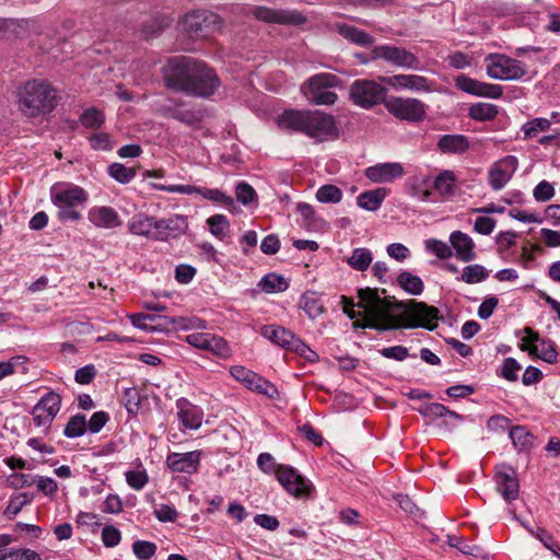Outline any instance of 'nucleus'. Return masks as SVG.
Here are the masks:
<instances>
[{"instance_id":"f257e3e1","label":"nucleus","mask_w":560,"mask_h":560,"mask_svg":"<svg viewBox=\"0 0 560 560\" xmlns=\"http://www.w3.org/2000/svg\"><path fill=\"white\" fill-rule=\"evenodd\" d=\"M359 305L368 311L365 326L376 330L422 327L432 330L436 327L439 310L423 302L411 301L409 310L401 302L382 298L377 289L363 288L359 291Z\"/></svg>"},{"instance_id":"f03ea898","label":"nucleus","mask_w":560,"mask_h":560,"mask_svg":"<svg viewBox=\"0 0 560 560\" xmlns=\"http://www.w3.org/2000/svg\"><path fill=\"white\" fill-rule=\"evenodd\" d=\"M165 88L190 96L209 98L221 86L215 70L203 60L190 56H174L161 68Z\"/></svg>"},{"instance_id":"7ed1b4c3","label":"nucleus","mask_w":560,"mask_h":560,"mask_svg":"<svg viewBox=\"0 0 560 560\" xmlns=\"http://www.w3.org/2000/svg\"><path fill=\"white\" fill-rule=\"evenodd\" d=\"M57 102V90L46 80H30L18 92L19 108L27 117L51 113Z\"/></svg>"},{"instance_id":"20e7f679","label":"nucleus","mask_w":560,"mask_h":560,"mask_svg":"<svg viewBox=\"0 0 560 560\" xmlns=\"http://www.w3.org/2000/svg\"><path fill=\"white\" fill-rule=\"evenodd\" d=\"M50 200L58 209V219L62 222H77L82 219L79 207L89 200V194L81 186L72 183H56L50 188Z\"/></svg>"},{"instance_id":"39448f33","label":"nucleus","mask_w":560,"mask_h":560,"mask_svg":"<svg viewBox=\"0 0 560 560\" xmlns=\"http://www.w3.org/2000/svg\"><path fill=\"white\" fill-rule=\"evenodd\" d=\"M341 80L337 75L323 72L308 78L301 85V92L315 105H332L338 96L331 89L339 86Z\"/></svg>"},{"instance_id":"423d86ee","label":"nucleus","mask_w":560,"mask_h":560,"mask_svg":"<svg viewBox=\"0 0 560 560\" xmlns=\"http://www.w3.org/2000/svg\"><path fill=\"white\" fill-rule=\"evenodd\" d=\"M485 62L487 74L494 80L516 81L527 74L524 62L504 54H490Z\"/></svg>"},{"instance_id":"0eeeda50","label":"nucleus","mask_w":560,"mask_h":560,"mask_svg":"<svg viewBox=\"0 0 560 560\" xmlns=\"http://www.w3.org/2000/svg\"><path fill=\"white\" fill-rule=\"evenodd\" d=\"M182 28L192 38L207 37L221 27L220 16L208 10H196L187 13L182 22Z\"/></svg>"},{"instance_id":"6e6552de","label":"nucleus","mask_w":560,"mask_h":560,"mask_svg":"<svg viewBox=\"0 0 560 560\" xmlns=\"http://www.w3.org/2000/svg\"><path fill=\"white\" fill-rule=\"evenodd\" d=\"M386 95L387 89L372 80L358 79L350 86V98L353 104L366 109L385 103Z\"/></svg>"},{"instance_id":"1a4fd4ad","label":"nucleus","mask_w":560,"mask_h":560,"mask_svg":"<svg viewBox=\"0 0 560 560\" xmlns=\"http://www.w3.org/2000/svg\"><path fill=\"white\" fill-rule=\"evenodd\" d=\"M394 117L410 122H420L425 117V104L418 98L390 96L384 103Z\"/></svg>"},{"instance_id":"9d476101","label":"nucleus","mask_w":560,"mask_h":560,"mask_svg":"<svg viewBox=\"0 0 560 560\" xmlns=\"http://www.w3.org/2000/svg\"><path fill=\"white\" fill-rule=\"evenodd\" d=\"M249 14L255 19L273 24L299 26L306 23V15L295 9H272L262 5H255L249 9Z\"/></svg>"},{"instance_id":"9b49d317","label":"nucleus","mask_w":560,"mask_h":560,"mask_svg":"<svg viewBox=\"0 0 560 560\" xmlns=\"http://www.w3.org/2000/svg\"><path fill=\"white\" fill-rule=\"evenodd\" d=\"M373 56L376 59H382L398 68L408 70L421 69L420 59L411 51L404 47L395 45H378L373 49Z\"/></svg>"},{"instance_id":"f8f14e48","label":"nucleus","mask_w":560,"mask_h":560,"mask_svg":"<svg viewBox=\"0 0 560 560\" xmlns=\"http://www.w3.org/2000/svg\"><path fill=\"white\" fill-rule=\"evenodd\" d=\"M276 476L285 491L295 498H308L314 491L312 482L291 466L280 464Z\"/></svg>"},{"instance_id":"ddd939ff","label":"nucleus","mask_w":560,"mask_h":560,"mask_svg":"<svg viewBox=\"0 0 560 560\" xmlns=\"http://www.w3.org/2000/svg\"><path fill=\"white\" fill-rule=\"evenodd\" d=\"M61 396L50 390L46 393L33 407V421L37 428H42L45 433L48 432L54 419L61 408Z\"/></svg>"},{"instance_id":"4468645a","label":"nucleus","mask_w":560,"mask_h":560,"mask_svg":"<svg viewBox=\"0 0 560 560\" xmlns=\"http://www.w3.org/2000/svg\"><path fill=\"white\" fill-rule=\"evenodd\" d=\"M230 374L248 389L267 396L268 398H275L279 394L272 383L242 365L231 366Z\"/></svg>"},{"instance_id":"2eb2a0df","label":"nucleus","mask_w":560,"mask_h":560,"mask_svg":"<svg viewBox=\"0 0 560 560\" xmlns=\"http://www.w3.org/2000/svg\"><path fill=\"white\" fill-rule=\"evenodd\" d=\"M185 341L221 359H228L232 354L229 343L222 337L211 332H192L185 337Z\"/></svg>"},{"instance_id":"dca6fc26","label":"nucleus","mask_w":560,"mask_h":560,"mask_svg":"<svg viewBox=\"0 0 560 560\" xmlns=\"http://www.w3.org/2000/svg\"><path fill=\"white\" fill-rule=\"evenodd\" d=\"M337 133L336 122L331 115L319 110H307L306 136L323 141Z\"/></svg>"},{"instance_id":"f3484780","label":"nucleus","mask_w":560,"mask_h":560,"mask_svg":"<svg viewBox=\"0 0 560 560\" xmlns=\"http://www.w3.org/2000/svg\"><path fill=\"white\" fill-rule=\"evenodd\" d=\"M518 166V161L513 155H506L495 162L489 170L488 183L490 187L498 191L505 187L511 180Z\"/></svg>"},{"instance_id":"a211bd4d","label":"nucleus","mask_w":560,"mask_h":560,"mask_svg":"<svg viewBox=\"0 0 560 560\" xmlns=\"http://www.w3.org/2000/svg\"><path fill=\"white\" fill-rule=\"evenodd\" d=\"M455 86L463 92L479 97H489L497 100L503 95V88L501 85L480 82L465 74H460L455 79Z\"/></svg>"},{"instance_id":"6ab92c4d","label":"nucleus","mask_w":560,"mask_h":560,"mask_svg":"<svg viewBox=\"0 0 560 560\" xmlns=\"http://www.w3.org/2000/svg\"><path fill=\"white\" fill-rule=\"evenodd\" d=\"M386 84L395 90H409L413 92L433 91V82L418 74H395L382 78Z\"/></svg>"},{"instance_id":"aec40b11","label":"nucleus","mask_w":560,"mask_h":560,"mask_svg":"<svg viewBox=\"0 0 560 560\" xmlns=\"http://www.w3.org/2000/svg\"><path fill=\"white\" fill-rule=\"evenodd\" d=\"M201 452L192 451L186 453H170L166 457V466L173 472H183L192 475L198 471L200 466Z\"/></svg>"},{"instance_id":"412c9836","label":"nucleus","mask_w":560,"mask_h":560,"mask_svg":"<svg viewBox=\"0 0 560 560\" xmlns=\"http://www.w3.org/2000/svg\"><path fill=\"white\" fill-rule=\"evenodd\" d=\"M155 188L162 191L167 192H177V194H184V195H192V194H200L203 198L217 202H223L228 205L233 203V199L226 195H224L219 189H210V188H199L194 185H155Z\"/></svg>"},{"instance_id":"4be33fe9","label":"nucleus","mask_w":560,"mask_h":560,"mask_svg":"<svg viewBox=\"0 0 560 560\" xmlns=\"http://www.w3.org/2000/svg\"><path fill=\"white\" fill-rule=\"evenodd\" d=\"M364 174L373 183H390L402 177L405 170L399 162H386L369 166Z\"/></svg>"},{"instance_id":"5701e85b","label":"nucleus","mask_w":560,"mask_h":560,"mask_svg":"<svg viewBox=\"0 0 560 560\" xmlns=\"http://www.w3.org/2000/svg\"><path fill=\"white\" fill-rule=\"evenodd\" d=\"M497 490L506 502L514 501L520 494V483L515 470L506 467L495 474Z\"/></svg>"},{"instance_id":"b1692460","label":"nucleus","mask_w":560,"mask_h":560,"mask_svg":"<svg viewBox=\"0 0 560 560\" xmlns=\"http://www.w3.org/2000/svg\"><path fill=\"white\" fill-rule=\"evenodd\" d=\"M88 219L98 229H115L122 224L118 212L107 206L92 207L88 212Z\"/></svg>"},{"instance_id":"393cba45","label":"nucleus","mask_w":560,"mask_h":560,"mask_svg":"<svg viewBox=\"0 0 560 560\" xmlns=\"http://www.w3.org/2000/svg\"><path fill=\"white\" fill-rule=\"evenodd\" d=\"M177 417L183 427L190 430L200 428L203 418V411L188 399L182 397L176 400Z\"/></svg>"},{"instance_id":"a878e982","label":"nucleus","mask_w":560,"mask_h":560,"mask_svg":"<svg viewBox=\"0 0 560 560\" xmlns=\"http://www.w3.org/2000/svg\"><path fill=\"white\" fill-rule=\"evenodd\" d=\"M450 242L457 259L463 262L476 259L475 243L468 234L455 231L450 235Z\"/></svg>"},{"instance_id":"bb28decb","label":"nucleus","mask_w":560,"mask_h":560,"mask_svg":"<svg viewBox=\"0 0 560 560\" xmlns=\"http://www.w3.org/2000/svg\"><path fill=\"white\" fill-rule=\"evenodd\" d=\"M306 119L307 110L285 109L278 116L277 124L282 130L305 135Z\"/></svg>"},{"instance_id":"cd10ccee","label":"nucleus","mask_w":560,"mask_h":560,"mask_svg":"<svg viewBox=\"0 0 560 560\" xmlns=\"http://www.w3.org/2000/svg\"><path fill=\"white\" fill-rule=\"evenodd\" d=\"M436 147L443 154H464L469 150L470 142L464 135H443Z\"/></svg>"},{"instance_id":"c85d7f7f","label":"nucleus","mask_w":560,"mask_h":560,"mask_svg":"<svg viewBox=\"0 0 560 560\" xmlns=\"http://www.w3.org/2000/svg\"><path fill=\"white\" fill-rule=\"evenodd\" d=\"M520 348L522 351H528L530 355H535L549 364L558 362L559 352L557 345L551 339L544 338L538 345L530 347L521 345Z\"/></svg>"},{"instance_id":"c756f323","label":"nucleus","mask_w":560,"mask_h":560,"mask_svg":"<svg viewBox=\"0 0 560 560\" xmlns=\"http://www.w3.org/2000/svg\"><path fill=\"white\" fill-rule=\"evenodd\" d=\"M260 334L264 338L285 350H288L294 337L292 331L278 325H265L260 328Z\"/></svg>"},{"instance_id":"7c9ffc66","label":"nucleus","mask_w":560,"mask_h":560,"mask_svg":"<svg viewBox=\"0 0 560 560\" xmlns=\"http://www.w3.org/2000/svg\"><path fill=\"white\" fill-rule=\"evenodd\" d=\"M456 182L457 177L453 171L445 170L441 172L432 182L433 189L439 199L454 196Z\"/></svg>"},{"instance_id":"2f4dec72","label":"nucleus","mask_w":560,"mask_h":560,"mask_svg":"<svg viewBox=\"0 0 560 560\" xmlns=\"http://www.w3.org/2000/svg\"><path fill=\"white\" fill-rule=\"evenodd\" d=\"M336 28L342 37L359 46L369 47L374 43L373 36L353 25L337 23Z\"/></svg>"},{"instance_id":"473e14b6","label":"nucleus","mask_w":560,"mask_h":560,"mask_svg":"<svg viewBox=\"0 0 560 560\" xmlns=\"http://www.w3.org/2000/svg\"><path fill=\"white\" fill-rule=\"evenodd\" d=\"M418 412L424 417L430 418L432 420L438 418H451L456 421H462L463 416L450 410L446 406L440 404V402H427L423 404L419 409Z\"/></svg>"},{"instance_id":"72a5a7b5","label":"nucleus","mask_w":560,"mask_h":560,"mask_svg":"<svg viewBox=\"0 0 560 560\" xmlns=\"http://www.w3.org/2000/svg\"><path fill=\"white\" fill-rule=\"evenodd\" d=\"M300 307L311 319L319 317L326 311L319 295L315 291H306L302 294Z\"/></svg>"},{"instance_id":"f704fd0d","label":"nucleus","mask_w":560,"mask_h":560,"mask_svg":"<svg viewBox=\"0 0 560 560\" xmlns=\"http://www.w3.org/2000/svg\"><path fill=\"white\" fill-rule=\"evenodd\" d=\"M509 436H510L513 445L520 452L529 451L534 445L535 436L525 427H522V425L512 427L509 431Z\"/></svg>"},{"instance_id":"c9c22d12","label":"nucleus","mask_w":560,"mask_h":560,"mask_svg":"<svg viewBox=\"0 0 560 560\" xmlns=\"http://www.w3.org/2000/svg\"><path fill=\"white\" fill-rule=\"evenodd\" d=\"M385 197L386 190L384 188H376L374 190L361 192L357 197V203L364 210L376 211L381 207Z\"/></svg>"},{"instance_id":"e433bc0d","label":"nucleus","mask_w":560,"mask_h":560,"mask_svg":"<svg viewBox=\"0 0 560 560\" xmlns=\"http://www.w3.org/2000/svg\"><path fill=\"white\" fill-rule=\"evenodd\" d=\"M296 212L303 219L302 225L308 231H315L325 225V221L316 214L314 207L310 203L299 202L296 205Z\"/></svg>"},{"instance_id":"4c0bfd02","label":"nucleus","mask_w":560,"mask_h":560,"mask_svg":"<svg viewBox=\"0 0 560 560\" xmlns=\"http://www.w3.org/2000/svg\"><path fill=\"white\" fill-rule=\"evenodd\" d=\"M373 261V254L366 247L354 248L348 257V265L357 271H365Z\"/></svg>"},{"instance_id":"58836bf2","label":"nucleus","mask_w":560,"mask_h":560,"mask_svg":"<svg viewBox=\"0 0 560 560\" xmlns=\"http://www.w3.org/2000/svg\"><path fill=\"white\" fill-rule=\"evenodd\" d=\"M489 273L486 267L475 264L464 267L463 272L456 279L467 284H475L487 280Z\"/></svg>"},{"instance_id":"ea45409f","label":"nucleus","mask_w":560,"mask_h":560,"mask_svg":"<svg viewBox=\"0 0 560 560\" xmlns=\"http://www.w3.org/2000/svg\"><path fill=\"white\" fill-rule=\"evenodd\" d=\"M130 233L151 238L152 236V217L143 213L133 215L128 222Z\"/></svg>"},{"instance_id":"a19ab883","label":"nucleus","mask_w":560,"mask_h":560,"mask_svg":"<svg viewBox=\"0 0 560 560\" xmlns=\"http://www.w3.org/2000/svg\"><path fill=\"white\" fill-rule=\"evenodd\" d=\"M499 108L490 103H476L469 107V117L477 121H489L497 117Z\"/></svg>"},{"instance_id":"79ce46f5","label":"nucleus","mask_w":560,"mask_h":560,"mask_svg":"<svg viewBox=\"0 0 560 560\" xmlns=\"http://www.w3.org/2000/svg\"><path fill=\"white\" fill-rule=\"evenodd\" d=\"M397 283L411 295H419L424 289L422 280L409 271H401L397 277Z\"/></svg>"},{"instance_id":"37998d69","label":"nucleus","mask_w":560,"mask_h":560,"mask_svg":"<svg viewBox=\"0 0 560 560\" xmlns=\"http://www.w3.org/2000/svg\"><path fill=\"white\" fill-rule=\"evenodd\" d=\"M259 287L267 293L283 292L289 288V282L283 276L271 272L261 278Z\"/></svg>"},{"instance_id":"c03bdc74","label":"nucleus","mask_w":560,"mask_h":560,"mask_svg":"<svg viewBox=\"0 0 560 560\" xmlns=\"http://www.w3.org/2000/svg\"><path fill=\"white\" fill-rule=\"evenodd\" d=\"M86 431L85 416L82 413H77L69 418L63 429V435L68 439H75L84 435Z\"/></svg>"},{"instance_id":"a18cd8bd","label":"nucleus","mask_w":560,"mask_h":560,"mask_svg":"<svg viewBox=\"0 0 560 560\" xmlns=\"http://www.w3.org/2000/svg\"><path fill=\"white\" fill-rule=\"evenodd\" d=\"M34 499V495L28 492H20L13 497H11L5 511L4 515L8 518L14 517L27 504H30Z\"/></svg>"},{"instance_id":"49530a36","label":"nucleus","mask_w":560,"mask_h":560,"mask_svg":"<svg viewBox=\"0 0 560 560\" xmlns=\"http://www.w3.org/2000/svg\"><path fill=\"white\" fill-rule=\"evenodd\" d=\"M342 196V190L330 184L320 186L316 191V199L322 203H338Z\"/></svg>"},{"instance_id":"de8ad7c7","label":"nucleus","mask_w":560,"mask_h":560,"mask_svg":"<svg viewBox=\"0 0 560 560\" xmlns=\"http://www.w3.org/2000/svg\"><path fill=\"white\" fill-rule=\"evenodd\" d=\"M166 220V232L168 237H178L188 230L187 218L180 214H174Z\"/></svg>"},{"instance_id":"09e8293b","label":"nucleus","mask_w":560,"mask_h":560,"mask_svg":"<svg viewBox=\"0 0 560 560\" xmlns=\"http://www.w3.org/2000/svg\"><path fill=\"white\" fill-rule=\"evenodd\" d=\"M209 230L212 235L219 240H223L228 235L230 222L224 214H214L207 220Z\"/></svg>"},{"instance_id":"8fccbe9b","label":"nucleus","mask_w":560,"mask_h":560,"mask_svg":"<svg viewBox=\"0 0 560 560\" xmlns=\"http://www.w3.org/2000/svg\"><path fill=\"white\" fill-rule=\"evenodd\" d=\"M108 174L116 182L120 184H128L136 177V171L132 167H127L121 163H112L108 166Z\"/></svg>"},{"instance_id":"3c124183","label":"nucleus","mask_w":560,"mask_h":560,"mask_svg":"<svg viewBox=\"0 0 560 560\" xmlns=\"http://www.w3.org/2000/svg\"><path fill=\"white\" fill-rule=\"evenodd\" d=\"M288 350L298 353L310 363H315L319 360V355L317 354V352L312 350L303 340H301L295 335Z\"/></svg>"},{"instance_id":"603ef678","label":"nucleus","mask_w":560,"mask_h":560,"mask_svg":"<svg viewBox=\"0 0 560 560\" xmlns=\"http://www.w3.org/2000/svg\"><path fill=\"white\" fill-rule=\"evenodd\" d=\"M0 560H40L37 552L31 549H0Z\"/></svg>"},{"instance_id":"864d4df0","label":"nucleus","mask_w":560,"mask_h":560,"mask_svg":"<svg viewBox=\"0 0 560 560\" xmlns=\"http://www.w3.org/2000/svg\"><path fill=\"white\" fill-rule=\"evenodd\" d=\"M105 121V116L102 110L97 108H88L80 116V122L85 128L96 129L100 128Z\"/></svg>"},{"instance_id":"5fc2aeb1","label":"nucleus","mask_w":560,"mask_h":560,"mask_svg":"<svg viewBox=\"0 0 560 560\" xmlns=\"http://www.w3.org/2000/svg\"><path fill=\"white\" fill-rule=\"evenodd\" d=\"M551 126V121L547 118H534L522 126L525 138H534L539 132L547 131Z\"/></svg>"},{"instance_id":"6e6d98bb","label":"nucleus","mask_w":560,"mask_h":560,"mask_svg":"<svg viewBox=\"0 0 560 560\" xmlns=\"http://www.w3.org/2000/svg\"><path fill=\"white\" fill-rule=\"evenodd\" d=\"M122 404L129 415L136 416L141 405L139 390L136 387L126 388L122 395Z\"/></svg>"},{"instance_id":"4d7b16f0","label":"nucleus","mask_w":560,"mask_h":560,"mask_svg":"<svg viewBox=\"0 0 560 560\" xmlns=\"http://www.w3.org/2000/svg\"><path fill=\"white\" fill-rule=\"evenodd\" d=\"M521 369V364L514 358H506L503 360L501 371L498 375L509 382H516Z\"/></svg>"},{"instance_id":"13d9d810","label":"nucleus","mask_w":560,"mask_h":560,"mask_svg":"<svg viewBox=\"0 0 560 560\" xmlns=\"http://www.w3.org/2000/svg\"><path fill=\"white\" fill-rule=\"evenodd\" d=\"M126 482L133 490H141L149 482V476L144 469L128 470L125 472Z\"/></svg>"},{"instance_id":"bf43d9fd","label":"nucleus","mask_w":560,"mask_h":560,"mask_svg":"<svg viewBox=\"0 0 560 560\" xmlns=\"http://www.w3.org/2000/svg\"><path fill=\"white\" fill-rule=\"evenodd\" d=\"M425 247L440 259H447L453 256L452 247L443 241L428 240L425 242Z\"/></svg>"},{"instance_id":"052dcab7","label":"nucleus","mask_w":560,"mask_h":560,"mask_svg":"<svg viewBox=\"0 0 560 560\" xmlns=\"http://www.w3.org/2000/svg\"><path fill=\"white\" fill-rule=\"evenodd\" d=\"M127 317L130 319L131 324L136 328H139L144 331L156 330V327H154L148 323V322L155 320L158 318L155 315L144 314V313H136V314H129Z\"/></svg>"},{"instance_id":"680f3d73","label":"nucleus","mask_w":560,"mask_h":560,"mask_svg":"<svg viewBox=\"0 0 560 560\" xmlns=\"http://www.w3.org/2000/svg\"><path fill=\"white\" fill-rule=\"evenodd\" d=\"M235 195L240 202L244 206L250 205L257 198L255 189L247 183L242 182L235 188Z\"/></svg>"},{"instance_id":"e2e57ef3","label":"nucleus","mask_w":560,"mask_h":560,"mask_svg":"<svg viewBox=\"0 0 560 560\" xmlns=\"http://www.w3.org/2000/svg\"><path fill=\"white\" fill-rule=\"evenodd\" d=\"M132 551L139 559H150L156 551V545L147 540H137L132 544Z\"/></svg>"},{"instance_id":"0e129e2a","label":"nucleus","mask_w":560,"mask_h":560,"mask_svg":"<svg viewBox=\"0 0 560 560\" xmlns=\"http://www.w3.org/2000/svg\"><path fill=\"white\" fill-rule=\"evenodd\" d=\"M537 539L560 560V546L551 533L546 528H540V532L537 533Z\"/></svg>"},{"instance_id":"69168bd1","label":"nucleus","mask_w":560,"mask_h":560,"mask_svg":"<svg viewBox=\"0 0 560 560\" xmlns=\"http://www.w3.org/2000/svg\"><path fill=\"white\" fill-rule=\"evenodd\" d=\"M109 420V415L106 411H96L92 415L89 422H86V430L91 433H98Z\"/></svg>"},{"instance_id":"338daca9","label":"nucleus","mask_w":560,"mask_h":560,"mask_svg":"<svg viewBox=\"0 0 560 560\" xmlns=\"http://www.w3.org/2000/svg\"><path fill=\"white\" fill-rule=\"evenodd\" d=\"M533 195L537 201L545 202L553 197L555 188L549 182L542 180L535 187Z\"/></svg>"},{"instance_id":"774afa93","label":"nucleus","mask_w":560,"mask_h":560,"mask_svg":"<svg viewBox=\"0 0 560 560\" xmlns=\"http://www.w3.org/2000/svg\"><path fill=\"white\" fill-rule=\"evenodd\" d=\"M196 268L190 265L182 264L175 268V279L182 284L189 283L196 276Z\"/></svg>"}]
</instances>
